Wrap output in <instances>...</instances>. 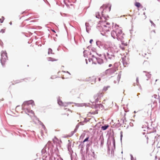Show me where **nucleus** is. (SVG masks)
<instances>
[{
  "label": "nucleus",
  "mask_w": 160,
  "mask_h": 160,
  "mask_svg": "<svg viewBox=\"0 0 160 160\" xmlns=\"http://www.w3.org/2000/svg\"><path fill=\"white\" fill-rule=\"evenodd\" d=\"M96 17L97 18H99V16H98L97 15H96Z\"/></svg>",
  "instance_id": "27"
},
{
  "label": "nucleus",
  "mask_w": 160,
  "mask_h": 160,
  "mask_svg": "<svg viewBox=\"0 0 160 160\" xmlns=\"http://www.w3.org/2000/svg\"><path fill=\"white\" fill-rule=\"evenodd\" d=\"M135 6L137 7L138 8H142L143 7L142 5L138 2H136L135 3Z\"/></svg>",
  "instance_id": "10"
},
{
  "label": "nucleus",
  "mask_w": 160,
  "mask_h": 160,
  "mask_svg": "<svg viewBox=\"0 0 160 160\" xmlns=\"http://www.w3.org/2000/svg\"><path fill=\"white\" fill-rule=\"evenodd\" d=\"M98 80H99V81H100V80H101V78H98Z\"/></svg>",
  "instance_id": "29"
},
{
  "label": "nucleus",
  "mask_w": 160,
  "mask_h": 160,
  "mask_svg": "<svg viewBox=\"0 0 160 160\" xmlns=\"http://www.w3.org/2000/svg\"><path fill=\"white\" fill-rule=\"evenodd\" d=\"M47 60L48 61L54 62L57 61L58 59L56 58H52L51 57H48L47 58Z\"/></svg>",
  "instance_id": "11"
},
{
  "label": "nucleus",
  "mask_w": 160,
  "mask_h": 160,
  "mask_svg": "<svg viewBox=\"0 0 160 160\" xmlns=\"http://www.w3.org/2000/svg\"><path fill=\"white\" fill-rule=\"evenodd\" d=\"M33 103L34 101L32 100L25 101L22 105V108H23V110H27L28 112H32V111L30 109H26V106H28L30 104H32ZM25 111V112H26V111Z\"/></svg>",
  "instance_id": "3"
},
{
  "label": "nucleus",
  "mask_w": 160,
  "mask_h": 160,
  "mask_svg": "<svg viewBox=\"0 0 160 160\" xmlns=\"http://www.w3.org/2000/svg\"><path fill=\"white\" fill-rule=\"evenodd\" d=\"M104 94L103 91H100L97 94L95 95L94 96V98L95 99V102H98L101 100V98L102 97Z\"/></svg>",
  "instance_id": "4"
},
{
  "label": "nucleus",
  "mask_w": 160,
  "mask_h": 160,
  "mask_svg": "<svg viewBox=\"0 0 160 160\" xmlns=\"http://www.w3.org/2000/svg\"><path fill=\"white\" fill-rule=\"evenodd\" d=\"M93 41V40L92 39H91L90 41V43H92V42Z\"/></svg>",
  "instance_id": "24"
},
{
  "label": "nucleus",
  "mask_w": 160,
  "mask_h": 160,
  "mask_svg": "<svg viewBox=\"0 0 160 160\" xmlns=\"http://www.w3.org/2000/svg\"><path fill=\"white\" fill-rule=\"evenodd\" d=\"M151 74H150V72H148L146 74V76H147L148 78H150L151 77Z\"/></svg>",
  "instance_id": "16"
},
{
  "label": "nucleus",
  "mask_w": 160,
  "mask_h": 160,
  "mask_svg": "<svg viewBox=\"0 0 160 160\" xmlns=\"http://www.w3.org/2000/svg\"><path fill=\"white\" fill-rule=\"evenodd\" d=\"M109 127V125H105L101 127L102 129L103 130H105Z\"/></svg>",
  "instance_id": "12"
},
{
  "label": "nucleus",
  "mask_w": 160,
  "mask_h": 160,
  "mask_svg": "<svg viewBox=\"0 0 160 160\" xmlns=\"http://www.w3.org/2000/svg\"><path fill=\"white\" fill-rule=\"evenodd\" d=\"M110 149H108V151H109V152H110Z\"/></svg>",
  "instance_id": "31"
},
{
  "label": "nucleus",
  "mask_w": 160,
  "mask_h": 160,
  "mask_svg": "<svg viewBox=\"0 0 160 160\" xmlns=\"http://www.w3.org/2000/svg\"><path fill=\"white\" fill-rule=\"evenodd\" d=\"M8 59V57L7 56V53L5 52H3L1 53V62L2 65L5 64V62Z\"/></svg>",
  "instance_id": "6"
},
{
  "label": "nucleus",
  "mask_w": 160,
  "mask_h": 160,
  "mask_svg": "<svg viewBox=\"0 0 160 160\" xmlns=\"http://www.w3.org/2000/svg\"><path fill=\"white\" fill-rule=\"evenodd\" d=\"M155 32L154 30H153L150 33V35L152 36H155Z\"/></svg>",
  "instance_id": "14"
},
{
  "label": "nucleus",
  "mask_w": 160,
  "mask_h": 160,
  "mask_svg": "<svg viewBox=\"0 0 160 160\" xmlns=\"http://www.w3.org/2000/svg\"><path fill=\"white\" fill-rule=\"evenodd\" d=\"M90 62V60L92 61V63H94L95 64H96V62H95V61L96 60L99 64H102L103 63V60L99 58H96L95 57H93L92 58H91L90 59H89Z\"/></svg>",
  "instance_id": "7"
},
{
  "label": "nucleus",
  "mask_w": 160,
  "mask_h": 160,
  "mask_svg": "<svg viewBox=\"0 0 160 160\" xmlns=\"http://www.w3.org/2000/svg\"><path fill=\"white\" fill-rule=\"evenodd\" d=\"M149 50L148 48L142 49L140 52V54L142 56H145L147 55V53H149Z\"/></svg>",
  "instance_id": "8"
},
{
  "label": "nucleus",
  "mask_w": 160,
  "mask_h": 160,
  "mask_svg": "<svg viewBox=\"0 0 160 160\" xmlns=\"http://www.w3.org/2000/svg\"><path fill=\"white\" fill-rule=\"evenodd\" d=\"M90 78L92 80V81L91 82L92 84H93V83L95 82L96 78L94 77H90Z\"/></svg>",
  "instance_id": "13"
},
{
  "label": "nucleus",
  "mask_w": 160,
  "mask_h": 160,
  "mask_svg": "<svg viewBox=\"0 0 160 160\" xmlns=\"http://www.w3.org/2000/svg\"><path fill=\"white\" fill-rule=\"evenodd\" d=\"M63 115H67V116H68L69 114L68 113H65L64 114H63Z\"/></svg>",
  "instance_id": "25"
},
{
  "label": "nucleus",
  "mask_w": 160,
  "mask_h": 160,
  "mask_svg": "<svg viewBox=\"0 0 160 160\" xmlns=\"http://www.w3.org/2000/svg\"><path fill=\"white\" fill-rule=\"evenodd\" d=\"M89 138V137H88L87 138H86L83 141V142H86L88 140V139Z\"/></svg>",
  "instance_id": "21"
},
{
  "label": "nucleus",
  "mask_w": 160,
  "mask_h": 160,
  "mask_svg": "<svg viewBox=\"0 0 160 160\" xmlns=\"http://www.w3.org/2000/svg\"><path fill=\"white\" fill-rule=\"evenodd\" d=\"M52 31H53V32H55L54 30H52Z\"/></svg>",
  "instance_id": "32"
},
{
  "label": "nucleus",
  "mask_w": 160,
  "mask_h": 160,
  "mask_svg": "<svg viewBox=\"0 0 160 160\" xmlns=\"http://www.w3.org/2000/svg\"><path fill=\"white\" fill-rule=\"evenodd\" d=\"M98 43H99V42H99V41H98Z\"/></svg>",
  "instance_id": "33"
},
{
  "label": "nucleus",
  "mask_w": 160,
  "mask_h": 160,
  "mask_svg": "<svg viewBox=\"0 0 160 160\" xmlns=\"http://www.w3.org/2000/svg\"><path fill=\"white\" fill-rule=\"evenodd\" d=\"M91 20H88V22H91Z\"/></svg>",
  "instance_id": "30"
},
{
  "label": "nucleus",
  "mask_w": 160,
  "mask_h": 160,
  "mask_svg": "<svg viewBox=\"0 0 160 160\" xmlns=\"http://www.w3.org/2000/svg\"><path fill=\"white\" fill-rule=\"evenodd\" d=\"M5 29H2L0 31V32L2 33H3L5 32Z\"/></svg>",
  "instance_id": "20"
},
{
  "label": "nucleus",
  "mask_w": 160,
  "mask_h": 160,
  "mask_svg": "<svg viewBox=\"0 0 160 160\" xmlns=\"http://www.w3.org/2000/svg\"><path fill=\"white\" fill-rule=\"evenodd\" d=\"M101 32L104 33L109 31L111 28V26L110 23L109 22H104L103 23L101 26Z\"/></svg>",
  "instance_id": "2"
},
{
  "label": "nucleus",
  "mask_w": 160,
  "mask_h": 160,
  "mask_svg": "<svg viewBox=\"0 0 160 160\" xmlns=\"http://www.w3.org/2000/svg\"><path fill=\"white\" fill-rule=\"evenodd\" d=\"M145 139L144 140H142V143L144 145H147L148 143V136H145Z\"/></svg>",
  "instance_id": "9"
},
{
  "label": "nucleus",
  "mask_w": 160,
  "mask_h": 160,
  "mask_svg": "<svg viewBox=\"0 0 160 160\" xmlns=\"http://www.w3.org/2000/svg\"><path fill=\"white\" fill-rule=\"evenodd\" d=\"M111 5L108 3L103 5L100 8L103 9L102 12L103 13L104 12H109L111 10Z\"/></svg>",
  "instance_id": "5"
},
{
  "label": "nucleus",
  "mask_w": 160,
  "mask_h": 160,
  "mask_svg": "<svg viewBox=\"0 0 160 160\" xmlns=\"http://www.w3.org/2000/svg\"><path fill=\"white\" fill-rule=\"evenodd\" d=\"M112 66V65L111 64H110L109 65V67H111Z\"/></svg>",
  "instance_id": "26"
},
{
  "label": "nucleus",
  "mask_w": 160,
  "mask_h": 160,
  "mask_svg": "<svg viewBox=\"0 0 160 160\" xmlns=\"http://www.w3.org/2000/svg\"><path fill=\"white\" fill-rule=\"evenodd\" d=\"M4 18L3 17H2L1 18H0V22L1 23H2L4 20Z\"/></svg>",
  "instance_id": "18"
},
{
  "label": "nucleus",
  "mask_w": 160,
  "mask_h": 160,
  "mask_svg": "<svg viewBox=\"0 0 160 160\" xmlns=\"http://www.w3.org/2000/svg\"><path fill=\"white\" fill-rule=\"evenodd\" d=\"M58 103L60 105H62L63 104L62 102L61 101V100H58Z\"/></svg>",
  "instance_id": "19"
},
{
  "label": "nucleus",
  "mask_w": 160,
  "mask_h": 160,
  "mask_svg": "<svg viewBox=\"0 0 160 160\" xmlns=\"http://www.w3.org/2000/svg\"><path fill=\"white\" fill-rule=\"evenodd\" d=\"M115 29L111 33L112 37L114 38H117L118 40H122L124 38V33L123 32L120 27L118 25L114 26Z\"/></svg>",
  "instance_id": "1"
},
{
  "label": "nucleus",
  "mask_w": 160,
  "mask_h": 160,
  "mask_svg": "<svg viewBox=\"0 0 160 160\" xmlns=\"http://www.w3.org/2000/svg\"><path fill=\"white\" fill-rule=\"evenodd\" d=\"M110 88L109 86H108L107 87H104L103 88V91H106L108 89V88Z\"/></svg>",
  "instance_id": "15"
},
{
  "label": "nucleus",
  "mask_w": 160,
  "mask_h": 160,
  "mask_svg": "<svg viewBox=\"0 0 160 160\" xmlns=\"http://www.w3.org/2000/svg\"><path fill=\"white\" fill-rule=\"evenodd\" d=\"M120 137H121V139H122V132L121 131L120 132Z\"/></svg>",
  "instance_id": "22"
},
{
  "label": "nucleus",
  "mask_w": 160,
  "mask_h": 160,
  "mask_svg": "<svg viewBox=\"0 0 160 160\" xmlns=\"http://www.w3.org/2000/svg\"><path fill=\"white\" fill-rule=\"evenodd\" d=\"M48 54H52V50L51 48H49L48 50Z\"/></svg>",
  "instance_id": "17"
},
{
  "label": "nucleus",
  "mask_w": 160,
  "mask_h": 160,
  "mask_svg": "<svg viewBox=\"0 0 160 160\" xmlns=\"http://www.w3.org/2000/svg\"><path fill=\"white\" fill-rule=\"evenodd\" d=\"M113 152V156H114V152H113V151L112 150V151H111V152Z\"/></svg>",
  "instance_id": "28"
},
{
  "label": "nucleus",
  "mask_w": 160,
  "mask_h": 160,
  "mask_svg": "<svg viewBox=\"0 0 160 160\" xmlns=\"http://www.w3.org/2000/svg\"><path fill=\"white\" fill-rule=\"evenodd\" d=\"M89 23L88 22H86L85 23V25L86 26V27H88L89 26Z\"/></svg>",
  "instance_id": "23"
}]
</instances>
